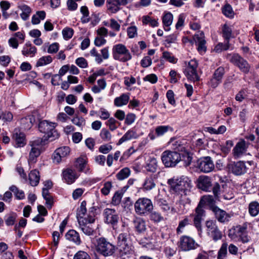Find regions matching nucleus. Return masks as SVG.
Segmentation results:
<instances>
[{"label": "nucleus", "instance_id": "1", "mask_svg": "<svg viewBox=\"0 0 259 259\" xmlns=\"http://www.w3.org/2000/svg\"><path fill=\"white\" fill-rule=\"evenodd\" d=\"M170 190L172 193L186 195L192 188V182L187 177L173 178L168 180Z\"/></svg>", "mask_w": 259, "mask_h": 259}, {"label": "nucleus", "instance_id": "2", "mask_svg": "<svg viewBox=\"0 0 259 259\" xmlns=\"http://www.w3.org/2000/svg\"><path fill=\"white\" fill-rule=\"evenodd\" d=\"M95 210L94 207H92L89 210L88 219L86 220H80L78 221L79 227L82 231L86 235H91L94 232L93 224L95 221Z\"/></svg>", "mask_w": 259, "mask_h": 259}, {"label": "nucleus", "instance_id": "3", "mask_svg": "<svg viewBox=\"0 0 259 259\" xmlns=\"http://www.w3.org/2000/svg\"><path fill=\"white\" fill-rule=\"evenodd\" d=\"M135 211L139 215H146L153 208L152 201L147 198H140L135 203Z\"/></svg>", "mask_w": 259, "mask_h": 259}, {"label": "nucleus", "instance_id": "4", "mask_svg": "<svg viewBox=\"0 0 259 259\" xmlns=\"http://www.w3.org/2000/svg\"><path fill=\"white\" fill-rule=\"evenodd\" d=\"M161 159L163 164L167 167L175 166L181 160L178 151L165 150L161 154Z\"/></svg>", "mask_w": 259, "mask_h": 259}, {"label": "nucleus", "instance_id": "5", "mask_svg": "<svg viewBox=\"0 0 259 259\" xmlns=\"http://www.w3.org/2000/svg\"><path fill=\"white\" fill-rule=\"evenodd\" d=\"M247 225H239L232 228L229 231L228 236L233 240L239 238L238 241L247 243L249 241V237L246 234Z\"/></svg>", "mask_w": 259, "mask_h": 259}, {"label": "nucleus", "instance_id": "6", "mask_svg": "<svg viewBox=\"0 0 259 259\" xmlns=\"http://www.w3.org/2000/svg\"><path fill=\"white\" fill-rule=\"evenodd\" d=\"M113 58L121 62H126L132 59V55L125 46L121 44L114 45L112 48Z\"/></svg>", "mask_w": 259, "mask_h": 259}, {"label": "nucleus", "instance_id": "7", "mask_svg": "<svg viewBox=\"0 0 259 259\" xmlns=\"http://www.w3.org/2000/svg\"><path fill=\"white\" fill-rule=\"evenodd\" d=\"M206 215V212L203 207L198 204L194 212L190 214L193 219V223L198 232L200 234L202 231V221Z\"/></svg>", "mask_w": 259, "mask_h": 259}, {"label": "nucleus", "instance_id": "8", "mask_svg": "<svg viewBox=\"0 0 259 259\" xmlns=\"http://www.w3.org/2000/svg\"><path fill=\"white\" fill-rule=\"evenodd\" d=\"M197 67L198 63L195 60H191L189 62L184 71V73L188 80L193 82L200 80V77L197 71Z\"/></svg>", "mask_w": 259, "mask_h": 259}, {"label": "nucleus", "instance_id": "9", "mask_svg": "<svg viewBox=\"0 0 259 259\" xmlns=\"http://www.w3.org/2000/svg\"><path fill=\"white\" fill-rule=\"evenodd\" d=\"M250 145L249 142L245 141L244 139H240L236 143L232 150V155L235 159L240 158L247 154V149Z\"/></svg>", "mask_w": 259, "mask_h": 259}, {"label": "nucleus", "instance_id": "10", "mask_svg": "<svg viewBox=\"0 0 259 259\" xmlns=\"http://www.w3.org/2000/svg\"><path fill=\"white\" fill-rule=\"evenodd\" d=\"M41 141L39 140L30 142L29 145L31 149L29 153L28 161L29 164H33L36 162L37 158L40 154Z\"/></svg>", "mask_w": 259, "mask_h": 259}, {"label": "nucleus", "instance_id": "11", "mask_svg": "<svg viewBox=\"0 0 259 259\" xmlns=\"http://www.w3.org/2000/svg\"><path fill=\"white\" fill-rule=\"evenodd\" d=\"M197 167L201 172L208 173L214 169V165L211 157L206 156L198 160Z\"/></svg>", "mask_w": 259, "mask_h": 259}, {"label": "nucleus", "instance_id": "12", "mask_svg": "<svg viewBox=\"0 0 259 259\" xmlns=\"http://www.w3.org/2000/svg\"><path fill=\"white\" fill-rule=\"evenodd\" d=\"M55 124L53 122H49L44 120L39 122L38 128L40 132L47 135L48 138L54 137L57 135L55 130Z\"/></svg>", "mask_w": 259, "mask_h": 259}, {"label": "nucleus", "instance_id": "13", "mask_svg": "<svg viewBox=\"0 0 259 259\" xmlns=\"http://www.w3.org/2000/svg\"><path fill=\"white\" fill-rule=\"evenodd\" d=\"M230 61L237 66L240 70L245 73L249 72L250 66L247 62L238 54H233L229 59Z\"/></svg>", "mask_w": 259, "mask_h": 259}, {"label": "nucleus", "instance_id": "14", "mask_svg": "<svg viewBox=\"0 0 259 259\" xmlns=\"http://www.w3.org/2000/svg\"><path fill=\"white\" fill-rule=\"evenodd\" d=\"M230 171L236 176H240L246 173L247 171L245 163L243 161L231 162L227 165Z\"/></svg>", "mask_w": 259, "mask_h": 259}, {"label": "nucleus", "instance_id": "15", "mask_svg": "<svg viewBox=\"0 0 259 259\" xmlns=\"http://www.w3.org/2000/svg\"><path fill=\"white\" fill-rule=\"evenodd\" d=\"M103 215L105 223L111 225L114 228L119 218L116 210L114 209L107 208L104 210Z\"/></svg>", "mask_w": 259, "mask_h": 259}, {"label": "nucleus", "instance_id": "16", "mask_svg": "<svg viewBox=\"0 0 259 259\" xmlns=\"http://www.w3.org/2000/svg\"><path fill=\"white\" fill-rule=\"evenodd\" d=\"M70 151V148L68 146H64L57 148L53 154V162L57 164L60 163L69 155Z\"/></svg>", "mask_w": 259, "mask_h": 259}, {"label": "nucleus", "instance_id": "17", "mask_svg": "<svg viewBox=\"0 0 259 259\" xmlns=\"http://www.w3.org/2000/svg\"><path fill=\"white\" fill-rule=\"evenodd\" d=\"M225 74V69L222 67L216 69L210 79L209 84L213 88H215L221 82L223 77Z\"/></svg>", "mask_w": 259, "mask_h": 259}, {"label": "nucleus", "instance_id": "18", "mask_svg": "<svg viewBox=\"0 0 259 259\" xmlns=\"http://www.w3.org/2000/svg\"><path fill=\"white\" fill-rule=\"evenodd\" d=\"M62 176L66 183L71 184L79 177V175L76 172L75 170L68 168L63 171Z\"/></svg>", "mask_w": 259, "mask_h": 259}, {"label": "nucleus", "instance_id": "19", "mask_svg": "<svg viewBox=\"0 0 259 259\" xmlns=\"http://www.w3.org/2000/svg\"><path fill=\"white\" fill-rule=\"evenodd\" d=\"M97 251L104 256L112 255L114 252L115 247L113 244H97L96 245Z\"/></svg>", "mask_w": 259, "mask_h": 259}, {"label": "nucleus", "instance_id": "20", "mask_svg": "<svg viewBox=\"0 0 259 259\" xmlns=\"http://www.w3.org/2000/svg\"><path fill=\"white\" fill-rule=\"evenodd\" d=\"M211 209L214 213L216 219H217L219 222L225 223L229 221L230 215L225 210L220 209L216 206L211 207Z\"/></svg>", "mask_w": 259, "mask_h": 259}, {"label": "nucleus", "instance_id": "21", "mask_svg": "<svg viewBox=\"0 0 259 259\" xmlns=\"http://www.w3.org/2000/svg\"><path fill=\"white\" fill-rule=\"evenodd\" d=\"M87 163V158L86 157H80L76 159L75 166L79 171L89 174L90 173V168Z\"/></svg>", "mask_w": 259, "mask_h": 259}, {"label": "nucleus", "instance_id": "22", "mask_svg": "<svg viewBox=\"0 0 259 259\" xmlns=\"http://www.w3.org/2000/svg\"><path fill=\"white\" fill-rule=\"evenodd\" d=\"M197 186L198 188L205 191L209 190L211 186L210 178L206 176H200L198 179Z\"/></svg>", "mask_w": 259, "mask_h": 259}, {"label": "nucleus", "instance_id": "23", "mask_svg": "<svg viewBox=\"0 0 259 259\" xmlns=\"http://www.w3.org/2000/svg\"><path fill=\"white\" fill-rule=\"evenodd\" d=\"M130 100V94L123 93L120 96L116 97L114 100V104L116 107L126 105Z\"/></svg>", "mask_w": 259, "mask_h": 259}, {"label": "nucleus", "instance_id": "24", "mask_svg": "<svg viewBox=\"0 0 259 259\" xmlns=\"http://www.w3.org/2000/svg\"><path fill=\"white\" fill-rule=\"evenodd\" d=\"M87 202L83 201L81 202L79 207L77 210V218L78 221L80 220H86L88 219V215L89 213L87 214Z\"/></svg>", "mask_w": 259, "mask_h": 259}, {"label": "nucleus", "instance_id": "25", "mask_svg": "<svg viewBox=\"0 0 259 259\" xmlns=\"http://www.w3.org/2000/svg\"><path fill=\"white\" fill-rule=\"evenodd\" d=\"M37 49L30 43H26L22 50V54L25 56L33 57L36 53Z\"/></svg>", "mask_w": 259, "mask_h": 259}, {"label": "nucleus", "instance_id": "26", "mask_svg": "<svg viewBox=\"0 0 259 259\" xmlns=\"http://www.w3.org/2000/svg\"><path fill=\"white\" fill-rule=\"evenodd\" d=\"M14 139L15 140V147H23L26 144L25 136L22 133H16L15 134Z\"/></svg>", "mask_w": 259, "mask_h": 259}, {"label": "nucleus", "instance_id": "27", "mask_svg": "<svg viewBox=\"0 0 259 259\" xmlns=\"http://www.w3.org/2000/svg\"><path fill=\"white\" fill-rule=\"evenodd\" d=\"M134 227L139 233L144 232L146 230L145 221L140 218H136L133 221Z\"/></svg>", "mask_w": 259, "mask_h": 259}, {"label": "nucleus", "instance_id": "28", "mask_svg": "<svg viewBox=\"0 0 259 259\" xmlns=\"http://www.w3.org/2000/svg\"><path fill=\"white\" fill-rule=\"evenodd\" d=\"M29 183L32 186H36L38 185L40 180L39 171L36 169L30 171L29 174Z\"/></svg>", "mask_w": 259, "mask_h": 259}, {"label": "nucleus", "instance_id": "29", "mask_svg": "<svg viewBox=\"0 0 259 259\" xmlns=\"http://www.w3.org/2000/svg\"><path fill=\"white\" fill-rule=\"evenodd\" d=\"M137 138V134L133 130H130L127 131L124 135L119 139L118 145H120L123 142L131 140Z\"/></svg>", "mask_w": 259, "mask_h": 259}, {"label": "nucleus", "instance_id": "30", "mask_svg": "<svg viewBox=\"0 0 259 259\" xmlns=\"http://www.w3.org/2000/svg\"><path fill=\"white\" fill-rule=\"evenodd\" d=\"M66 239L74 243L80 242V239L79 234L74 230H70L67 232L65 235Z\"/></svg>", "mask_w": 259, "mask_h": 259}, {"label": "nucleus", "instance_id": "31", "mask_svg": "<svg viewBox=\"0 0 259 259\" xmlns=\"http://www.w3.org/2000/svg\"><path fill=\"white\" fill-rule=\"evenodd\" d=\"M157 161L155 158H151L149 159L145 166L146 170L151 172H155L157 168Z\"/></svg>", "mask_w": 259, "mask_h": 259}, {"label": "nucleus", "instance_id": "32", "mask_svg": "<svg viewBox=\"0 0 259 259\" xmlns=\"http://www.w3.org/2000/svg\"><path fill=\"white\" fill-rule=\"evenodd\" d=\"M106 6L107 10L112 14L117 13L120 10V6L116 0H107Z\"/></svg>", "mask_w": 259, "mask_h": 259}, {"label": "nucleus", "instance_id": "33", "mask_svg": "<svg viewBox=\"0 0 259 259\" xmlns=\"http://www.w3.org/2000/svg\"><path fill=\"white\" fill-rule=\"evenodd\" d=\"M155 200L160 206L163 211L166 213H167L170 210V207L168 204L166 203V201L161 197V196L159 194L155 197Z\"/></svg>", "mask_w": 259, "mask_h": 259}, {"label": "nucleus", "instance_id": "34", "mask_svg": "<svg viewBox=\"0 0 259 259\" xmlns=\"http://www.w3.org/2000/svg\"><path fill=\"white\" fill-rule=\"evenodd\" d=\"M46 12L44 11H37L36 13L33 15L31 19V23L33 25L38 24L40 20H43L46 18Z\"/></svg>", "mask_w": 259, "mask_h": 259}, {"label": "nucleus", "instance_id": "35", "mask_svg": "<svg viewBox=\"0 0 259 259\" xmlns=\"http://www.w3.org/2000/svg\"><path fill=\"white\" fill-rule=\"evenodd\" d=\"M48 48L47 52L49 54H54L57 53L59 49V44L58 42H54L50 45L49 44H45L42 47L43 51H46V48Z\"/></svg>", "mask_w": 259, "mask_h": 259}, {"label": "nucleus", "instance_id": "36", "mask_svg": "<svg viewBox=\"0 0 259 259\" xmlns=\"http://www.w3.org/2000/svg\"><path fill=\"white\" fill-rule=\"evenodd\" d=\"M155 186L154 178L152 176L146 177L143 184V189L146 191L152 190Z\"/></svg>", "mask_w": 259, "mask_h": 259}, {"label": "nucleus", "instance_id": "37", "mask_svg": "<svg viewBox=\"0 0 259 259\" xmlns=\"http://www.w3.org/2000/svg\"><path fill=\"white\" fill-rule=\"evenodd\" d=\"M172 149L178 151H185L186 148L180 140H171L169 142Z\"/></svg>", "mask_w": 259, "mask_h": 259}, {"label": "nucleus", "instance_id": "38", "mask_svg": "<svg viewBox=\"0 0 259 259\" xmlns=\"http://www.w3.org/2000/svg\"><path fill=\"white\" fill-rule=\"evenodd\" d=\"M20 9L22 11L20 14V17L24 21L27 20L31 13V8L26 5H22L19 7Z\"/></svg>", "mask_w": 259, "mask_h": 259}, {"label": "nucleus", "instance_id": "39", "mask_svg": "<svg viewBox=\"0 0 259 259\" xmlns=\"http://www.w3.org/2000/svg\"><path fill=\"white\" fill-rule=\"evenodd\" d=\"M248 211L251 216H256L259 213V203L256 201L250 202L248 206Z\"/></svg>", "mask_w": 259, "mask_h": 259}, {"label": "nucleus", "instance_id": "40", "mask_svg": "<svg viewBox=\"0 0 259 259\" xmlns=\"http://www.w3.org/2000/svg\"><path fill=\"white\" fill-rule=\"evenodd\" d=\"M191 221L188 217H185L184 219L179 222V226L177 228V233L181 234L183 232L185 227L191 224Z\"/></svg>", "mask_w": 259, "mask_h": 259}, {"label": "nucleus", "instance_id": "41", "mask_svg": "<svg viewBox=\"0 0 259 259\" xmlns=\"http://www.w3.org/2000/svg\"><path fill=\"white\" fill-rule=\"evenodd\" d=\"M173 15L170 13H165L162 17V23L164 27H169L172 22ZM165 30H169V28H164Z\"/></svg>", "mask_w": 259, "mask_h": 259}, {"label": "nucleus", "instance_id": "42", "mask_svg": "<svg viewBox=\"0 0 259 259\" xmlns=\"http://www.w3.org/2000/svg\"><path fill=\"white\" fill-rule=\"evenodd\" d=\"M150 212V219L154 223H158L164 220V217L159 212L151 210Z\"/></svg>", "mask_w": 259, "mask_h": 259}, {"label": "nucleus", "instance_id": "43", "mask_svg": "<svg viewBox=\"0 0 259 259\" xmlns=\"http://www.w3.org/2000/svg\"><path fill=\"white\" fill-rule=\"evenodd\" d=\"M214 203V200L213 196L205 195L201 197L198 204L203 207L204 205H211Z\"/></svg>", "mask_w": 259, "mask_h": 259}, {"label": "nucleus", "instance_id": "44", "mask_svg": "<svg viewBox=\"0 0 259 259\" xmlns=\"http://www.w3.org/2000/svg\"><path fill=\"white\" fill-rule=\"evenodd\" d=\"M131 170L127 167H124L121 169L116 175V178L119 180H123L126 179L130 175Z\"/></svg>", "mask_w": 259, "mask_h": 259}, {"label": "nucleus", "instance_id": "45", "mask_svg": "<svg viewBox=\"0 0 259 259\" xmlns=\"http://www.w3.org/2000/svg\"><path fill=\"white\" fill-rule=\"evenodd\" d=\"M142 22L144 25L149 24L152 27H156L158 26V23L157 21L152 18L151 17L147 15L142 17Z\"/></svg>", "mask_w": 259, "mask_h": 259}, {"label": "nucleus", "instance_id": "46", "mask_svg": "<svg viewBox=\"0 0 259 259\" xmlns=\"http://www.w3.org/2000/svg\"><path fill=\"white\" fill-rule=\"evenodd\" d=\"M9 189L14 193L17 199H23L25 198V194L23 191L19 190L16 186H11Z\"/></svg>", "mask_w": 259, "mask_h": 259}, {"label": "nucleus", "instance_id": "47", "mask_svg": "<svg viewBox=\"0 0 259 259\" xmlns=\"http://www.w3.org/2000/svg\"><path fill=\"white\" fill-rule=\"evenodd\" d=\"M205 225L206 228L207 233L208 234L218 228L215 221L207 220L205 222Z\"/></svg>", "mask_w": 259, "mask_h": 259}, {"label": "nucleus", "instance_id": "48", "mask_svg": "<svg viewBox=\"0 0 259 259\" xmlns=\"http://www.w3.org/2000/svg\"><path fill=\"white\" fill-rule=\"evenodd\" d=\"M222 32L223 37L226 41L228 40L229 41V39L232 36V28L227 24H224L222 28Z\"/></svg>", "mask_w": 259, "mask_h": 259}, {"label": "nucleus", "instance_id": "49", "mask_svg": "<svg viewBox=\"0 0 259 259\" xmlns=\"http://www.w3.org/2000/svg\"><path fill=\"white\" fill-rule=\"evenodd\" d=\"M80 12L82 14L81 18V22L83 23H88L90 21L89 11L87 6H82L80 8Z\"/></svg>", "mask_w": 259, "mask_h": 259}, {"label": "nucleus", "instance_id": "50", "mask_svg": "<svg viewBox=\"0 0 259 259\" xmlns=\"http://www.w3.org/2000/svg\"><path fill=\"white\" fill-rule=\"evenodd\" d=\"M51 56H43L40 58L36 63L37 66H42L51 63L52 62Z\"/></svg>", "mask_w": 259, "mask_h": 259}, {"label": "nucleus", "instance_id": "51", "mask_svg": "<svg viewBox=\"0 0 259 259\" xmlns=\"http://www.w3.org/2000/svg\"><path fill=\"white\" fill-rule=\"evenodd\" d=\"M230 45L228 40L226 41L225 44L219 43L214 48V50L216 52H220L222 51L227 50L229 49Z\"/></svg>", "mask_w": 259, "mask_h": 259}, {"label": "nucleus", "instance_id": "52", "mask_svg": "<svg viewBox=\"0 0 259 259\" xmlns=\"http://www.w3.org/2000/svg\"><path fill=\"white\" fill-rule=\"evenodd\" d=\"M223 13L227 17H232L234 16V12L232 7L229 4H226L222 9Z\"/></svg>", "mask_w": 259, "mask_h": 259}, {"label": "nucleus", "instance_id": "53", "mask_svg": "<svg viewBox=\"0 0 259 259\" xmlns=\"http://www.w3.org/2000/svg\"><path fill=\"white\" fill-rule=\"evenodd\" d=\"M100 136L101 139L105 142L109 141L111 139V135L109 131L105 128H103L101 131Z\"/></svg>", "mask_w": 259, "mask_h": 259}, {"label": "nucleus", "instance_id": "54", "mask_svg": "<svg viewBox=\"0 0 259 259\" xmlns=\"http://www.w3.org/2000/svg\"><path fill=\"white\" fill-rule=\"evenodd\" d=\"M138 28L136 26H131L127 28V36L130 38L135 37L138 35Z\"/></svg>", "mask_w": 259, "mask_h": 259}, {"label": "nucleus", "instance_id": "55", "mask_svg": "<svg viewBox=\"0 0 259 259\" xmlns=\"http://www.w3.org/2000/svg\"><path fill=\"white\" fill-rule=\"evenodd\" d=\"M72 122L79 127H82L85 124V120L82 117H75L72 119Z\"/></svg>", "mask_w": 259, "mask_h": 259}, {"label": "nucleus", "instance_id": "56", "mask_svg": "<svg viewBox=\"0 0 259 259\" xmlns=\"http://www.w3.org/2000/svg\"><path fill=\"white\" fill-rule=\"evenodd\" d=\"M193 39L196 44L205 41L204 39V34L203 32L200 31L197 32L194 35Z\"/></svg>", "mask_w": 259, "mask_h": 259}, {"label": "nucleus", "instance_id": "57", "mask_svg": "<svg viewBox=\"0 0 259 259\" xmlns=\"http://www.w3.org/2000/svg\"><path fill=\"white\" fill-rule=\"evenodd\" d=\"M122 197V194L121 193L115 192L112 199V203L114 205H118L120 203Z\"/></svg>", "mask_w": 259, "mask_h": 259}, {"label": "nucleus", "instance_id": "58", "mask_svg": "<svg viewBox=\"0 0 259 259\" xmlns=\"http://www.w3.org/2000/svg\"><path fill=\"white\" fill-rule=\"evenodd\" d=\"M109 26L115 31H119L120 29V25L113 18L110 19Z\"/></svg>", "mask_w": 259, "mask_h": 259}, {"label": "nucleus", "instance_id": "59", "mask_svg": "<svg viewBox=\"0 0 259 259\" xmlns=\"http://www.w3.org/2000/svg\"><path fill=\"white\" fill-rule=\"evenodd\" d=\"M62 34L65 39L71 38L73 34V30L70 28H65L62 30Z\"/></svg>", "mask_w": 259, "mask_h": 259}, {"label": "nucleus", "instance_id": "60", "mask_svg": "<svg viewBox=\"0 0 259 259\" xmlns=\"http://www.w3.org/2000/svg\"><path fill=\"white\" fill-rule=\"evenodd\" d=\"M168 126H158L155 129V132L158 136H161L166 133L169 128Z\"/></svg>", "mask_w": 259, "mask_h": 259}, {"label": "nucleus", "instance_id": "61", "mask_svg": "<svg viewBox=\"0 0 259 259\" xmlns=\"http://www.w3.org/2000/svg\"><path fill=\"white\" fill-rule=\"evenodd\" d=\"M112 187V183L110 182H106L104 183L103 187L101 189V193L104 195H107Z\"/></svg>", "mask_w": 259, "mask_h": 259}, {"label": "nucleus", "instance_id": "62", "mask_svg": "<svg viewBox=\"0 0 259 259\" xmlns=\"http://www.w3.org/2000/svg\"><path fill=\"white\" fill-rule=\"evenodd\" d=\"M162 57L165 60L170 63H175L176 62V59L174 56L172 55L171 53L168 52H164L162 53Z\"/></svg>", "mask_w": 259, "mask_h": 259}, {"label": "nucleus", "instance_id": "63", "mask_svg": "<svg viewBox=\"0 0 259 259\" xmlns=\"http://www.w3.org/2000/svg\"><path fill=\"white\" fill-rule=\"evenodd\" d=\"M227 253V245L223 244L218 252V259H223Z\"/></svg>", "mask_w": 259, "mask_h": 259}, {"label": "nucleus", "instance_id": "64", "mask_svg": "<svg viewBox=\"0 0 259 259\" xmlns=\"http://www.w3.org/2000/svg\"><path fill=\"white\" fill-rule=\"evenodd\" d=\"M73 259H91L88 253L84 251H78L75 254Z\"/></svg>", "mask_w": 259, "mask_h": 259}]
</instances>
